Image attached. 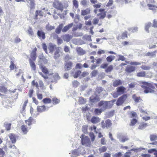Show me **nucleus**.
Segmentation results:
<instances>
[{
  "mask_svg": "<svg viewBox=\"0 0 157 157\" xmlns=\"http://www.w3.org/2000/svg\"><path fill=\"white\" fill-rule=\"evenodd\" d=\"M141 88L144 90V93L147 94L149 93H154L155 87L157 88V84L153 82H143L141 83Z\"/></svg>",
  "mask_w": 157,
  "mask_h": 157,
  "instance_id": "f257e3e1",
  "label": "nucleus"
},
{
  "mask_svg": "<svg viewBox=\"0 0 157 157\" xmlns=\"http://www.w3.org/2000/svg\"><path fill=\"white\" fill-rule=\"evenodd\" d=\"M48 48L50 53L52 54L54 52L53 58L55 59H59L60 56V47H57L56 44L51 43L49 44Z\"/></svg>",
  "mask_w": 157,
  "mask_h": 157,
  "instance_id": "f03ea898",
  "label": "nucleus"
},
{
  "mask_svg": "<svg viewBox=\"0 0 157 157\" xmlns=\"http://www.w3.org/2000/svg\"><path fill=\"white\" fill-rule=\"evenodd\" d=\"M113 105V102L112 101H101L98 104L99 107H101V108L103 111L106 109H110L112 107Z\"/></svg>",
  "mask_w": 157,
  "mask_h": 157,
  "instance_id": "7ed1b4c3",
  "label": "nucleus"
},
{
  "mask_svg": "<svg viewBox=\"0 0 157 157\" xmlns=\"http://www.w3.org/2000/svg\"><path fill=\"white\" fill-rule=\"evenodd\" d=\"M130 64L131 65L127 66L125 69V71L129 73L134 72L136 70V67L135 66H132V65H139L141 64V63L137 62H131Z\"/></svg>",
  "mask_w": 157,
  "mask_h": 157,
  "instance_id": "20e7f679",
  "label": "nucleus"
},
{
  "mask_svg": "<svg viewBox=\"0 0 157 157\" xmlns=\"http://www.w3.org/2000/svg\"><path fill=\"white\" fill-rule=\"evenodd\" d=\"M80 138L82 145L86 147H90V146L91 142L88 136H85L84 134H82L81 135Z\"/></svg>",
  "mask_w": 157,
  "mask_h": 157,
  "instance_id": "39448f33",
  "label": "nucleus"
},
{
  "mask_svg": "<svg viewBox=\"0 0 157 157\" xmlns=\"http://www.w3.org/2000/svg\"><path fill=\"white\" fill-rule=\"evenodd\" d=\"M116 90V92L114 93L113 94V97L114 98H116L119 95L124 94L126 89L124 86H121L117 87Z\"/></svg>",
  "mask_w": 157,
  "mask_h": 157,
  "instance_id": "423d86ee",
  "label": "nucleus"
},
{
  "mask_svg": "<svg viewBox=\"0 0 157 157\" xmlns=\"http://www.w3.org/2000/svg\"><path fill=\"white\" fill-rule=\"evenodd\" d=\"M101 127L103 128H108L112 125V121L109 119L106 120L105 122L104 121H102L101 122Z\"/></svg>",
  "mask_w": 157,
  "mask_h": 157,
  "instance_id": "0eeeda50",
  "label": "nucleus"
},
{
  "mask_svg": "<svg viewBox=\"0 0 157 157\" xmlns=\"http://www.w3.org/2000/svg\"><path fill=\"white\" fill-rule=\"evenodd\" d=\"M127 97V94H123L118 99L116 102V105L118 106L122 105L126 100Z\"/></svg>",
  "mask_w": 157,
  "mask_h": 157,
  "instance_id": "6e6552de",
  "label": "nucleus"
},
{
  "mask_svg": "<svg viewBox=\"0 0 157 157\" xmlns=\"http://www.w3.org/2000/svg\"><path fill=\"white\" fill-rule=\"evenodd\" d=\"M53 6L57 9L58 10H63V9H66L67 7L66 6L63 7V5L61 2L59 1H57L54 2L53 4Z\"/></svg>",
  "mask_w": 157,
  "mask_h": 157,
  "instance_id": "1a4fd4ad",
  "label": "nucleus"
},
{
  "mask_svg": "<svg viewBox=\"0 0 157 157\" xmlns=\"http://www.w3.org/2000/svg\"><path fill=\"white\" fill-rule=\"evenodd\" d=\"M150 138L151 141L153 142L150 143L149 144L157 146V141L153 142L157 140V134H151L150 135Z\"/></svg>",
  "mask_w": 157,
  "mask_h": 157,
  "instance_id": "9d476101",
  "label": "nucleus"
},
{
  "mask_svg": "<svg viewBox=\"0 0 157 157\" xmlns=\"http://www.w3.org/2000/svg\"><path fill=\"white\" fill-rule=\"evenodd\" d=\"M97 11H98L99 13L97 14V16L99 17V18L103 19L106 16V12L105 10H94V12L95 13H97Z\"/></svg>",
  "mask_w": 157,
  "mask_h": 157,
  "instance_id": "9b49d317",
  "label": "nucleus"
},
{
  "mask_svg": "<svg viewBox=\"0 0 157 157\" xmlns=\"http://www.w3.org/2000/svg\"><path fill=\"white\" fill-rule=\"evenodd\" d=\"M38 38L41 40H44L46 38L45 33L42 30H38L37 33Z\"/></svg>",
  "mask_w": 157,
  "mask_h": 157,
  "instance_id": "f8f14e48",
  "label": "nucleus"
},
{
  "mask_svg": "<svg viewBox=\"0 0 157 157\" xmlns=\"http://www.w3.org/2000/svg\"><path fill=\"white\" fill-rule=\"evenodd\" d=\"M37 50V49L35 47L32 50L30 54L31 58H30L29 59H31L33 61L36 60V52Z\"/></svg>",
  "mask_w": 157,
  "mask_h": 157,
  "instance_id": "ddd939ff",
  "label": "nucleus"
},
{
  "mask_svg": "<svg viewBox=\"0 0 157 157\" xmlns=\"http://www.w3.org/2000/svg\"><path fill=\"white\" fill-rule=\"evenodd\" d=\"M105 91L103 88L101 87L97 86L96 87L94 91L95 95L100 96L103 91Z\"/></svg>",
  "mask_w": 157,
  "mask_h": 157,
  "instance_id": "4468645a",
  "label": "nucleus"
},
{
  "mask_svg": "<svg viewBox=\"0 0 157 157\" xmlns=\"http://www.w3.org/2000/svg\"><path fill=\"white\" fill-rule=\"evenodd\" d=\"M73 63L71 61L66 62L65 64L64 68L65 71L70 70L72 67Z\"/></svg>",
  "mask_w": 157,
  "mask_h": 157,
  "instance_id": "2eb2a0df",
  "label": "nucleus"
},
{
  "mask_svg": "<svg viewBox=\"0 0 157 157\" xmlns=\"http://www.w3.org/2000/svg\"><path fill=\"white\" fill-rule=\"evenodd\" d=\"M25 122L29 126L32 125L33 123H35L36 121L32 117H30L28 119L25 120Z\"/></svg>",
  "mask_w": 157,
  "mask_h": 157,
  "instance_id": "dca6fc26",
  "label": "nucleus"
},
{
  "mask_svg": "<svg viewBox=\"0 0 157 157\" xmlns=\"http://www.w3.org/2000/svg\"><path fill=\"white\" fill-rule=\"evenodd\" d=\"M122 83L123 82L120 79H115L113 82V86L114 87H116L121 85Z\"/></svg>",
  "mask_w": 157,
  "mask_h": 157,
  "instance_id": "f3484780",
  "label": "nucleus"
},
{
  "mask_svg": "<svg viewBox=\"0 0 157 157\" xmlns=\"http://www.w3.org/2000/svg\"><path fill=\"white\" fill-rule=\"evenodd\" d=\"M21 128L22 132L25 134H26L29 131V129L26 125L24 124L21 126Z\"/></svg>",
  "mask_w": 157,
  "mask_h": 157,
  "instance_id": "a211bd4d",
  "label": "nucleus"
},
{
  "mask_svg": "<svg viewBox=\"0 0 157 157\" xmlns=\"http://www.w3.org/2000/svg\"><path fill=\"white\" fill-rule=\"evenodd\" d=\"M72 38V36L69 34H65L63 35V38L64 41L69 42Z\"/></svg>",
  "mask_w": 157,
  "mask_h": 157,
  "instance_id": "6ab92c4d",
  "label": "nucleus"
},
{
  "mask_svg": "<svg viewBox=\"0 0 157 157\" xmlns=\"http://www.w3.org/2000/svg\"><path fill=\"white\" fill-rule=\"evenodd\" d=\"M100 119L98 117L93 116L91 118L90 121L93 124H96L100 122Z\"/></svg>",
  "mask_w": 157,
  "mask_h": 157,
  "instance_id": "aec40b11",
  "label": "nucleus"
},
{
  "mask_svg": "<svg viewBox=\"0 0 157 157\" xmlns=\"http://www.w3.org/2000/svg\"><path fill=\"white\" fill-rule=\"evenodd\" d=\"M37 110L39 112H42L46 111V107L44 105L38 106L37 107Z\"/></svg>",
  "mask_w": 157,
  "mask_h": 157,
  "instance_id": "412c9836",
  "label": "nucleus"
},
{
  "mask_svg": "<svg viewBox=\"0 0 157 157\" xmlns=\"http://www.w3.org/2000/svg\"><path fill=\"white\" fill-rule=\"evenodd\" d=\"M96 96L94 98L90 97V101L91 102L94 103L98 101H100V98L98 95H95Z\"/></svg>",
  "mask_w": 157,
  "mask_h": 157,
  "instance_id": "4be33fe9",
  "label": "nucleus"
},
{
  "mask_svg": "<svg viewBox=\"0 0 157 157\" xmlns=\"http://www.w3.org/2000/svg\"><path fill=\"white\" fill-rule=\"evenodd\" d=\"M10 140L13 143H15L16 141V136L13 134L11 133L9 135Z\"/></svg>",
  "mask_w": 157,
  "mask_h": 157,
  "instance_id": "5701e85b",
  "label": "nucleus"
},
{
  "mask_svg": "<svg viewBox=\"0 0 157 157\" xmlns=\"http://www.w3.org/2000/svg\"><path fill=\"white\" fill-rule=\"evenodd\" d=\"M73 23H71L65 26L62 29V31L63 32H66L67 30H68L71 28L73 26Z\"/></svg>",
  "mask_w": 157,
  "mask_h": 157,
  "instance_id": "b1692460",
  "label": "nucleus"
},
{
  "mask_svg": "<svg viewBox=\"0 0 157 157\" xmlns=\"http://www.w3.org/2000/svg\"><path fill=\"white\" fill-rule=\"evenodd\" d=\"M63 26V24L62 23L60 24L56 28L55 30L56 33L58 34H59L62 29Z\"/></svg>",
  "mask_w": 157,
  "mask_h": 157,
  "instance_id": "393cba45",
  "label": "nucleus"
},
{
  "mask_svg": "<svg viewBox=\"0 0 157 157\" xmlns=\"http://www.w3.org/2000/svg\"><path fill=\"white\" fill-rule=\"evenodd\" d=\"M29 62L30 66H31L32 70L34 71L36 70V65L33 61L31 59H29Z\"/></svg>",
  "mask_w": 157,
  "mask_h": 157,
  "instance_id": "a878e982",
  "label": "nucleus"
},
{
  "mask_svg": "<svg viewBox=\"0 0 157 157\" xmlns=\"http://www.w3.org/2000/svg\"><path fill=\"white\" fill-rule=\"evenodd\" d=\"M76 51L78 54L79 55H82L85 53V51L80 47L77 48H76Z\"/></svg>",
  "mask_w": 157,
  "mask_h": 157,
  "instance_id": "bb28decb",
  "label": "nucleus"
},
{
  "mask_svg": "<svg viewBox=\"0 0 157 157\" xmlns=\"http://www.w3.org/2000/svg\"><path fill=\"white\" fill-rule=\"evenodd\" d=\"M136 76L140 77H146V72L144 71H141L137 73Z\"/></svg>",
  "mask_w": 157,
  "mask_h": 157,
  "instance_id": "cd10ccee",
  "label": "nucleus"
},
{
  "mask_svg": "<svg viewBox=\"0 0 157 157\" xmlns=\"http://www.w3.org/2000/svg\"><path fill=\"white\" fill-rule=\"evenodd\" d=\"M40 68L41 69L42 72L44 74L47 75L49 74V71L48 69L45 66H41L40 67Z\"/></svg>",
  "mask_w": 157,
  "mask_h": 157,
  "instance_id": "c85d7f7f",
  "label": "nucleus"
},
{
  "mask_svg": "<svg viewBox=\"0 0 157 157\" xmlns=\"http://www.w3.org/2000/svg\"><path fill=\"white\" fill-rule=\"evenodd\" d=\"M51 101L52 100L48 98H45L42 100L44 104H50Z\"/></svg>",
  "mask_w": 157,
  "mask_h": 157,
  "instance_id": "c756f323",
  "label": "nucleus"
},
{
  "mask_svg": "<svg viewBox=\"0 0 157 157\" xmlns=\"http://www.w3.org/2000/svg\"><path fill=\"white\" fill-rule=\"evenodd\" d=\"M43 15L41 10H36V15L35 17V19L38 18L37 17L39 16L40 17H42Z\"/></svg>",
  "mask_w": 157,
  "mask_h": 157,
  "instance_id": "7c9ffc66",
  "label": "nucleus"
},
{
  "mask_svg": "<svg viewBox=\"0 0 157 157\" xmlns=\"http://www.w3.org/2000/svg\"><path fill=\"white\" fill-rule=\"evenodd\" d=\"M151 26V23L149 22L145 25V30L148 33H149V29Z\"/></svg>",
  "mask_w": 157,
  "mask_h": 157,
  "instance_id": "2f4dec72",
  "label": "nucleus"
},
{
  "mask_svg": "<svg viewBox=\"0 0 157 157\" xmlns=\"http://www.w3.org/2000/svg\"><path fill=\"white\" fill-rule=\"evenodd\" d=\"M157 53V50L154 51L153 52H148L146 54V56L155 57L156 56L155 53Z\"/></svg>",
  "mask_w": 157,
  "mask_h": 157,
  "instance_id": "473e14b6",
  "label": "nucleus"
},
{
  "mask_svg": "<svg viewBox=\"0 0 157 157\" xmlns=\"http://www.w3.org/2000/svg\"><path fill=\"white\" fill-rule=\"evenodd\" d=\"M115 58V56H109L106 58V60L107 62H111Z\"/></svg>",
  "mask_w": 157,
  "mask_h": 157,
  "instance_id": "72a5a7b5",
  "label": "nucleus"
},
{
  "mask_svg": "<svg viewBox=\"0 0 157 157\" xmlns=\"http://www.w3.org/2000/svg\"><path fill=\"white\" fill-rule=\"evenodd\" d=\"M46 29L48 31H51L55 28L54 26H52L49 24H48L46 26Z\"/></svg>",
  "mask_w": 157,
  "mask_h": 157,
  "instance_id": "f704fd0d",
  "label": "nucleus"
},
{
  "mask_svg": "<svg viewBox=\"0 0 157 157\" xmlns=\"http://www.w3.org/2000/svg\"><path fill=\"white\" fill-rule=\"evenodd\" d=\"M137 120L136 119L133 118L131 120L129 125L130 126H133L135 125L137 123Z\"/></svg>",
  "mask_w": 157,
  "mask_h": 157,
  "instance_id": "c9c22d12",
  "label": "nucleus"
},
{
  "mask_svg": "<svg viewBox=\"0 0 157 157\" xmlns=\"http://www.w3.org/2000/svg\"><path fill=\"white\" fill-rule=\"evenodd\" d=\"M103 111H104L101 108L100 109L97 108L95 109L94 112L96 115H99Z\"/></svg>",
  "mask_w": 157,
  "mask_h": 157,
  "instance_id": "e433bc0d",
  "label": "nucleus"
},
{
  "mask_svg": "<svg viewBox=\"0 0 157 157\" xmlns=\"http://www.w3.org/2000/svg\"><path fill=\"white\" fill-rule=\"evenodd\" d=\"M147 126V124L146 123H143L141 124L138 127L139 129H142L145 128Z\"/></svg>",
  "mask_w": 157,
  "mask_h": 157,
  "instance_id": "4c0bfd02",
  "label": "nucleus"
},
{
  "mask_svg": "<svg viewBox=\"0 0 157 157\" xmlns=\"http://www.w3.org/2000/svg\"><path fill=\"white\" fill-rule=\"evenodd\" d=\"M132 98L136 102H138L140 99V97H137L136 94H134L132 96Z\"/></svg>",
  "mask_w": 157,
  "mask_h": 157,
  "instance_id": "58836bf2",
  "label": "nucleus"
},
{
  "mask_svg": "<svg viewBox=\"0 0 157 157\" xmlns=\"http://www.w3.org/2000/svg\"><path fill=\"white\" fill-rule=\"evenodd\" d=\"M53 101V104L54 105H56L60 102V100L56 98H53L52 100Z\"/></svg>",
  "mask_w": 157,
  "mask_h": 157,
  "instance_id": "ea45409f",
  "label": "nucleus"
},
{
  "mask_svg": "<svg viewBox=\"0 0 157 157\" xmlns=\"http://www.w3.org/2000/svg\"><path fill=\"white\" fill-rule=\"evenodd\" d=\"M113 70V66L112 65L109 66L105 70V71L107 72H109Z\"/></svg>",
  "mask_w": 157,
  "mask_h": 157,
  "instance_id": "a19ab883",
  "label": "nucleus"
},
{
  "mask_svg": "<svg viewBox=\"0 0 157 157\" xmlns=\"http://www.w3.org/2000/svg\"><path fill=\"white\" fill-rule=\"evenodd\" d=\"M154 152H155L154 153V155H157V150L155 148H152L149 149L148 150V152L149 153H152Z\"/></svg>",
  "mask_w": 157,
  "mask_h": 157,
  "instance_id": "79ce46f5",
  "label": "nucleus"
},
{
  "mask_svg": "<svg viewBox=\"0 0 157 157\" xmlns=\"http://www.w3.org/2000/svg\"><path fill=\"white\" fill-rule=\"evenodd\" d=\"M82 26V24L81 23L79 24L78 25V27L77 26L74 27L72 29V31L73 32H74L76 30H77L78 29V28L79 29H80L81 28Z\"/></svg>",
  "mask_w": 157,
  "mask_h": 157,
  "instance_id": "37998d69",
  "label": "nucleus"
},
{
  "mask_svg": "<svg viewBox=\"0 0 157 157\" xmlns=\"http://www.w3.org/2000/svg\"><path fill=\"white\" fill-rule=\"evenodd\" d=\"M10 68L11 70H14L15 68H16V66L14 64L13 61H10Z\"/></svg>",
  "mask_w": 157,
  "mask_h": 157,
  "instance_id": "c03bdc74",
  "label": "nucleus"
},
{
  "mask_svg": "<svg viewBox=\"0 0 157 157\" xmlns=\"http://www.w3.org/2000/svg\"><path fill=\"white\" fill-rule=\"evenodd\" d=\"M116 2L117 3H119L121 4H127L128 3L127 0H116Z\"/></svg>",
  "mask_w": 157,
  "mask_h": 157,
  "instance_id": "a18cd8bd",
  "label": "nucleus"
},
{
  "mask_svg": "<svg viewBox=\"0 0 157 157\" xmlns=\"http://www.w3.org/2000/svg\"><path fill=\"white\" fill-rule=\"evenodd\" d=\"M128 32L127 31H125L122 33L121 35V38L122 39H124L125 38L128 37Z\"/></svg>",
  "mask_w": 157,
  "mask_h": 157,
  "instance_id": "49530a36",
  "label": "nucleus"
},
{
  "mask_svg": "<svg viewBox=\"0 0 157 157\" xmlns=\"http://www.w3.org/2000/svg\"><path fill=\"white\" fill-rule=\"evenodd\" d=\"M11 123L5 124L4 126L7 131L10 130L11 128Z\"/></svg>",
  "mask_w": 157,
  "mask_h": 157,
  "instance_id": "de8ad7c7",
  "label": "nucleus"
},
{
  "mask_svg": "<svg viewBox=\"0 0 157 157\" xmlns=\"http://www.w3.org/2000/svg\"><path fill=\"white\" fill-rule=\"evenodd\" d=\"M147 6L149 7L150 10H155L157 8V6L151 4H148Z\"/></svg>",
  "mask_w": 157,
  "mask_h": 157,
  "instance_id": "09e8293b",
  "label": "nucleus"
},
{
  "mask_svg": "<svg viewBox=\"0 0 157 157\" xmlns=\"http://www.w3.org/2000/svg\"><path fill=\"white\" fill-rule=\"evenodd\" d=\"M56 37L58 44L59 45L62 44L63 42L62 40L57 35H56Z\"/></svg>",
  "mask_w": 157,
  "mask_h": 157,
  "instance_id": "8fccbe9b",
  "label": "nucleus"
},
{
  "mask_svg": "<svg viewBox=\"0 0 157 157\" xmlns=\"http://www.w3.org/2000/svg\"><path fill=\"white\" fill-rule=\"evenodd\" d=\"M81 72L80 71H77L75 73L74 75H73V77L75 78H76L78 77V76L81 74Z\"/></svg>",
  "mask_w": 157,
  "mask_h": 157,
  "instance_id": "3c124183",
  "label": "nucleus"
},
{
  "mask_svg": "<svg viewBox=\"0 0 157 157\" xmlns=\"http://www.w3.org/2000/svg\"><path fill=\"white\" fill-rule=\"evenodd\" d=\"M130 117L132 118H136L137 117V114L136 112L132 111L130 113Z\"/></svg>",
  "mask_w": 157,
  "mask_h": 157,
  "instance_id": "603ef678",
  "label": "nucleus"
},
{
  "mask_svg": "<svg viewBox=\"0 0 157 157\" xmlns=\"http://www.w3.org/2000/svg\"><path fill=\"white\" fill-rule=\"evenodd\" d=\"M32 86H35L38 89H39V85L38 84L37 82H36L35 80H33L31 82Z\"/></svg>",
  "mask_w": 157,
  "mask_h": 157,
  "instance_id": "864d4df0",
  "label": "nucleus"
},
{
  "mask_svg": "<svg viewBox=\"0 0 157 157\" xmlns=\"http://www.w3.org/2000/svg\"><path fill=\"white\" fill-rule=\"evenodd\" d=\"M79 82L76 80H75L72 82V85L74 87H77L79 85Z\"/></svg>",
  "mask_w": 157,
  "mask_h": 157,
  "instance_id": "5fc2aeb1",
  "label": "nucleus"
},
{
  "mask_svg": "<svg viewBox=\"0 0 157 157\" xmlns=\"http://www.w3.org/2000/svg\"><path fill=\"white\" fill-rule=\"evenodd\" d=\"M42 47L46 53L48 54L47 47L45 43H43L42 44Z\"/></svg>",
  "mask_w": 157,
  "mask_h": 157,
  "instance_id": "6e6d98bb",
  "label": "nucleus"
},
{
  "mask_svg": "<svg viewBox=\"0 0 157 157\" xmlns=\"http://www.w3.org/2000/svg\"><path fill=\"white\" fill-rule=\"evenodd\" d=\"M143 70H147L150 69V67L149 66L142 65L140 67Z\"/></svg>",
  "mask_w": 157,
  "mask_h": 157,
  "instance_id": "4d7b16f0",
  "label": "nucleus"
},
{
  "mask_svg": "<svg viewBox=\"0 0 157 157\" xmlns=\"http://www.w3.org/2000/svg\"><path fill=\"white\" fill-rule=\"evenodd\" d=\"M107 148L105 146H103L101 148H100L99 149V151L101 153L103 152L106 151Z\"/></svg>",
  "mask_w": 157,
  "mask_h": 157,
  "instance_id": "13d9d810",
  "label": "nucleus"
},
{
  "mask_svg": "<svg viewBox=\"0 0 157 157\" xmlns=\"http://www.w3.org/2000/svg\"><path fill=\"white\" fill-rule=\"evenodd\" d=\"M118 56H119V58L118 59V61L121 60L122 61H124L125 60V58L124 57V56L119 55H118Z\"/></svg>",
  "mask_w": 157,
  "mask_h": 157,
  "instance_id": "bf43d9fd",
  "label": "nucleus"
},
{
  "mask_svg": "<svg viewBox=\"0 0 157 157\" xmlns=\"http://www.w3.org/2000/svg\"><path fill=\"white\" fill-rule=\"evenodd\" d=\"M28 33L29 35H33V32L31 28L29 27L28 30Z\"/></svg>",
  "mask_w": 157,
  "mask_h": 157,
  "instance_id": "052dcab7",
  "label": "nucleus"
},
{
  "mask_svg": "<svg viewBox=\"0 0 157 157\" xmlns=\"http://www.w3.org/2000/svg\"><path fill=\"white\" fill-rule=\"evenodd\" d=\"M90 136L92 141H94L95 139V136L93 132H90L89 134Z\"/></svg>",
  "mask_w": 157,
  "mask_h": 157,
  "instance_id": "680f3d73",
  "label": "nucleus"
},
{
  "mask_svg": "<svg viewBox=\"0 0 157 157\" xmlns=\"http://www.w3.org/2000/svg\"><path fill=\"white\" fill-rule=\"evenodd\" d=\"M7 91V89L4 86H2L0 88V91L2 92H6Z\"/></svg>",
  "mask_w": 157,
  "mask_h": 157,
  "instance_id": "e2e57ef3",
  "label": "nucleus"
},
{
  "mask_svg": "<svg viewBox=\"0 0 157 157\" xmlns=\"http://www.w3.org/2000/svg\"><path fill=\"white\" fill-rule=\"evenodd\" d=\"M90 10H82V15H85L90 13Z\"/></svg>",
  "mask_w": 157,
  "mask_h": 157,
  "instance_id": "0e129e2a",
  "label": "nucleus"
},
{
  "mask_svg": "<svg viewBox=\"0 0 157 157\" xmlns=\"http://www.w3.org/2000/svg\"><path fill=\"white\" fill-rule=\"evenodd\" d=\"M28 102V100H26L24 102V103L22 106V110L23 111H24L25 110V107L27 105V104Z\"/></svg>",
  "mask_w": 157,
  "mask_h": 157,
  "instance_id": "69168bd1",
  "label": "nucleus"
},
{
  "mask_svg": "<svg viewBox=\"0 0 157 157\" xmlns=\"http://www.w3.org/2000/svg\"><path fill=\"white\" fill-rule=\"evenodd\" d=\"M98 73V71L97 70H94L91 73V75L93 77H95L96 76Z\"/></svg>",
  "mask_w": 157,
  "mask_h": 157,
  "instance_id": "338daca9",
  "label": "nucleus"
},
{
  "mask_svg": "<svg viewBox=\"0 0 157 157\" xmlns=\"http://www.w3.org/2000/svg\"><path fill=\"white\" fill-rule=\"evenodd\" d=\"M152 26L154 28L157 27V21L155 19L153 20Z\"/></svg>",
  "mask_w": 157,
  "mask_h": 157,
  "instance_id": "774afa93",
  "label": "nucleus"
}]
</instances>
